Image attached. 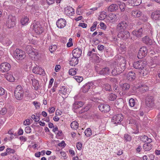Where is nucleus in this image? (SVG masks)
<instances>
[{"label":"nucleus","mask_w":160,"mask_h":160,"mask_svg":"<svg viewBox=\"0 0 160 160\" xmlns=\"http://www.w3.org/2000/svg\"><path fill=\"white\" fill-rule=\"evenodd\" d=\"M152 61L149 64V66L151 67V68L155 67L156 65V60H151Z\"/></svg>","instance_id":"obj_51"},{"label":"nucleus","mask_w":160,"mask_h":160,"mask_svg":"<svg viewBox=\"0 0 160 160\" xmlns=\"http://www.w3.org/2000/svg\"><path fill=\"white\" fill-rule=\"evenodd\" d=\"M7 112V109L6 108H3L0 111V113L2 114H4Z\"/></svg>","instance_id":"obj_64"},{"label":"nucleus","mask_w":160,"mask_h":160,"mask_svg":"<svg viewBox=\"0 0 160 160\" xmlns=\"http://www.w3.org/2000/svg\"><path fill=\"white\" fill-rule=\"evenodd\" d=\"M89 107L88 106L83 107L81 110L79 111V113H82L84 112L88 111L89 109Z\"/></svg>","instance_id":"obj_49"},{"label":"nucleus","mask_w":160,"mask_h":160,"mask_svg":"<svg viewBox=\"0 0 160 160\" xmlns=\"http://www.w3.org/2000/svg\"><path fill=\"white\" fill-rule=\"evenodd\" d=\"M14 96L15 98L17 99L18 100H21L23 98L24 93H22V92H21V93H16L14 92Z\"/></svg>","instance_id":"obj_34"},{"label":"nucleus","mask_w":160,"mask_h":160,"mask_svg":"<svg viewBox=\"0 0 160 160\" xmlns=\"http://www.w3.org/2000/svg\"><path fill=\"white\" fill-rule=\"evenodd\" d=\"M99 109L101 111L106 113L109 112L110 110V107L108 105L101 104L98 106Z\"/></svg>","instance_id":"obj_13"},{"label":"nucleus","mask_w":160,"mask_h":160,"mask_svg":"<svg viewBox=\"0 0 160 160\" xmlns=\"http://www.w3.org/2000/svg\"><path fill=\"white\" fill-rule=\"evenodd\" d=\"M75 79L78 82H81L83 80V78L82 77L75 76L74 77Z\"/></svg>","instance_id":"obj_52"},{"label":"nucleus","mask_w":160,"mask_h":160,"mask_svg":"<svg viewBox=\"0 0 160 160\" xmlns=\"http://www.w3.org/2000/svg\"><path fill=\"white\" fill-rule=\"evenodd\" d=\"M102 88L101 87H98L95 88L93 90V92L97 94H99L101 93Z\"/></svg>","instance_id":"obj_41"},{"label":"nucleus","mask_w":160,"mask_h":160,"mask_svg":"<svg viewBox=\"0 0 160 160\" xmlns=\"http://www.w3.org/2000/svg\"><path fill=\"white\" fill-rule=\"evenodd\" d=\"M82 144L80 142H78V143L77 144V148L78 150H81L82 148Z\"/></svg>","instance_id":"obj_63"},{"label":"nucleus","mask_w":160,"mask_h":160,"mask_svg":"<svg viewBox=\"0 0 160 160\" xmlns=\"http://www.w3.org/2000/svg\"><path fill=\"white\" fill-rule=\"evenodd\" d=\"M118 4L119 6V7L120 9V10H123V9H126L127 10L128 9L127 8H131L130 7H128L127 6H126L125 3L122 2H121L120 1L118 2ZM127 6H128V5H127Z\"/></svg>","instance_id":"obj_33"},{"label":"nucleus","mask_w":160,"mask_h":160,"mask_svg":"<svg viewBox=\"0 0 160 160\" xmlns=\"http://www.w3.org/2000/svg\"><path fill=\"white\" fill-rule=\"evenodd\" d=\"M141 140L143 142H152V140L150 138H148L147 136L144 135L140 136Z\"/></svg>","instance_id":"obj_31"},{"label":"nucleus","mask_w":160,"mask_h":160,"mask_svg":"<svg viewBox=\"0 0 160 160\" xmlns=\"http://www.w3.org/2000/svg\"><path fill=\"white\" fill-rule=\"evenodd\" d=\"M145 9H152V8H153V6L152 4V3H146L145 5Z\"/></svg>","instance_id":"obj_56"},{"label":"nucleus","mask_w":160,"mask_h":160,"mask_svg":"<svg viewBox=\"0 0 160 160\" xmlns=\"http://www.w3.org/2000/svg\"><path fill=\"white\" fill-rule=\"evenodd\" d=\"M33 73L35 74H43L44 73V71L43 69L39 67H34L32 69Z\"/></svg>","instance_id":"obj_19"},{"label":"nucleus","mask_w":160,"mask_h":160,"mask_svg":"<svg viewBox=\"0 0 160 160\" xmlns=\"http://www.w3.org/2000/svg\"><path fill=\"white\" fill-rule=\"evenodd\" d=\"M85 135L87 137H90L92 135V131L90 128H88L84 131Z\"/></svg>","instance_id":"obj_42"},{"label":"nucleus","mask_w":160,"mask_h":160,"mask_svg":"<svg viewBox=\"0 0 160 160\" xmlns=\"http://www.w3.org/2000/svg\"><path fill=\"white\" fill-rule=\"evenodd\" d=\"M65 13L68 16H72L74 14V11H64Z\"/></svg>","instance_id":"obj_48"},{"label":"nucleus","mask_w":160,"mask_h":160,"mask_svg":"<svg viewBox=\"0 0 160 160\" xmlns=\"http://www.w3.org/2000/svg\"><path fill=\"white\" fill-rule=\"evenodd\" d=\"M33 103L36 108H40V104L39 103L35 101L33 102Z\"/></svg>","instance_id":"obj_62"},{"label":"nucleus","mask_w":160,"mask_h":160,"mask_svg":"<svg viewBox=\"0 0 160 160\" xmlns=\"http://www.w3.org/2000/svg\"><path fill=\"white\" fill-rule=\"evenodd\" d=\"M66 24V22L65 19L60 18L56 22V25L58 28H62L64 27Z\"/></svg>","instance_id":"obj_16"},{"label":"nucleus","mask_w":160,"mask_h":160,"mask_svg":"<svg viewBox=\"0 0 160 160\" xmlns=\"http://www.w3.org/2000/svg\"><path fill=\"white\" fill-rule=\"evenodd\" d=\"M11 68V65L7 62L2 63L0 65V70L2 72H7Z\"/></svg>","instance_id":"obj_10"},{"label":"nucleus","mask_w":160,"mask_h":160,"mask_svg":"<svg viewBox=\"0 0 160 160\" xmlns=\"http://www.w3.org/2000/svg\"><path fill=\"white\" fill-rule=\"evenodd\" d=\"M38 53L34 49V50L31 52L29 55L32 60H35L38 58Z\"/></svg>","instance_id":"obj_27"},{"label":"nucleus","mask_w":160,"mask_h":160,"mask_svg":"<svg viewBox=\"0 0 160 160\" xmlns=\"http://www.w3.org/2000/svg\"><path fill=\"white\" fill-rule=\"evenodd\" d=\"M142 15L141 12L140 11H132V15L135 17H139Z\"/></svg>","instance_id":"obj_35"},{"label":"nucleus","mask_w":160,"mask_h":160,"mask_svg":"<svg viewBox=\"0 0 160 160\" xmlns=\"http://www.w3.org/2000/svg\"><path fill=\"white\" fill-rule=\"evenodd\" d=\"M20 93L22 92V93H24V92L22 89V87L20 85H18L16 88L14 92H16L18 93Z\"/></svg>","instance_id":"obj_36"},{"label":"nucleus","mask_w":160,"mask_h":160,"mask_svg":"<svg viewBox=\"0 0 160 160\" xmlns=\"http://www.w3.org/2000/svg\"><path fill=\"white\" fill-rule=\"evenodd\" d=\"M102 5V3H97V6L96 7L90 9V10H97L99 7L101 6Z\"/></svg>","instance_id":"obj_59"},{"label":"nucleus","mask_w":160,"mask_h":160,"mask_svg":"<svg viewBox=\"0 0 160 160\" xmlns=\"http://www.w3.org/2000/svg\"><path fill=\"white\" fill-rule=\"evenodd\" d=\"M127 26L128 24L125 21H121L118 24L117 30L119 32H123L126 29Z\"/></svg>","instance_id":"obj_8"},{"label":"nucleus","mask_w":160,"mask_h":160,"mask_svg":"<svg viewBox=\"0 0 160 160\" xmlns=\"http://www.w3.org/2000/svg\"><path fill=\"white\" fill-rule=\"evenodd\" d=\"M151 142H147L143 144L142 148L143 149L146 151H149L151 150L152 147V146L150 143Z\"/></svg>","instance_id":"obj_24"},{"label":"nucleus","mask_w":160,"mask_h":160,"mask_svg":"<svg viewBox=\"0 0 160 160\" xmlns=\"http://www.w3.org/2000/svg\"><path fill=\"white\" fill-rule=\"evenodd\" d=\"M128 3L131 4V6H138L142 3V0H128Z\"/></svg>","instance_id":"obj_28"},{"label":"nucleus","mask_w":160,"mask_h":160,"mask_svg":"<svg viewBox=\"0 0 160 160\" xmlns=\"http://www.w3.org/2000/svg\"><path fill=\"white\" fill-rule=\"evenodd\" d=\"M148 49L145 47H142L140 48L138 55V58H141L145 56L147 52Z\"/></svg>","instance_id":"obj_11"},{"label":"nucleus","mask_w":160,"mask_h":160,"mask_svg":"<svg viewBox=\"0 0 160 160\" xmlns=\"http://www.w3.org/2000/svg\"><path fill=\"white\" fill-rule=\"evenodd\" d=\"M78 58L73 56L69 59V64L71 66H75L78 64Z\"/></svg>","instance_id":"obj_21"},{"label":"nucleus","mask_w":160,"mask_h":160,"mask_svg":"<svg viewBox=\"0 0 160 160\" xmlns=\"http://www.w3.org/2000/svg\"><path fill=\"white\" fill-rule=\"evenodd\" d=\"M111 87V85H109V84L106 83L103 84L102 87H103V88L106 91H111L112 90Z\"/></svg>","instance_id":"obj_37"},{"label":"nucleus","mask_w":160,"mask_h":160,"mask_svg":"<svg viewBox=\"0 0 160 160\" xmlns=\"http://www.w3.org/2000/svg\"><path fill=\"white\" fill-rule=\"evenodd\" d=\"M29 18L27 17L22 18L21 21V23L23 25H26L28 23Z\"/></svg>","instance_id":"obj_40"},{"label":"nucleus","mask_w":160,"mask_h":160,"mask_svg":"<svg viewBox=\"0 0 160 160\" xmlns=\"http://www.w3.org/2000/svg\"><path fill=\"white\" fill-rule=\"evenodd\" d=\"M147 64V63L146 61L140 60L134 62L133 64V66L135 69H141L142 70Z\"/></svg>","instance_id":"obj_3"},{"label":"nucleus","mask_w":160,"mask_h":160,"mask_svg":"<svg viewBox=\"0 0 160 160\" xmlns=\"http://www.w3.org/2000/svg\"><path fill=\"white\" fill-rule=\"evenodd\" d=\"M123 139L125 142L130 141L131 139V136L128 134H125Z\"/></svg>","instance_id":"obj_45"},{"label":"nucleus","mask_w":160,"mask_h":160,"mask_svg":"<svg viewBox=\"0 0 160 160\" xmlns=\"http://www.w3.org/2000/svg\"><path fill=\"white\" fill-rule=\"evenodd\" d=\"M135 77V73L131 71L128 73L127 76V79L128 80L131 81L134 80Z\"/></svg>","instance_id":"obj_25"},{"label":"nucleus","mask_w":160,"mask_h":160,"mask_svg":"<svg viewBox=\"0 0 160 160\" xmlns=\"http://www.w3.org/2000/svg\"><path fill=\"white\" fill-rule=\"evenodd\" d=\"M119 32L118 35V36L119 38H121L123 39H127L130 37V33L127 31L124 30L123 32Z\"/></svg>","instance_id":"obj_12"},{"label":"nucleus","mask_w":160,"mask_h":160,"mask_svg":"<svg viewBox=\"0 0 160 160\" xmlns=\"http://www.w3.org/2000/svg\"><path fill=\"white\" fill-rule=\"evenodd\" d=\"M116 69L114 68V69H113V70H112V71L111 72V73H112V75L114 76H116L117 74H120V73H118V72H117V67H116Z\"/></svg>","instance_id":"obj_58"},{"label":"nucleus","mask_w":160,"mask_h":160,"mask_svg":"<svg viewBox=\"0 0 160 160\" xmlns=\"http://www.w3.org/2000/svg\"><path fill=\"white\" fill-rule=\"evenodd\" d=\"M122 91L125 92L128 90L130 88V85L127 83H122L120 85Z\"/></svg>","instance_id":"obj_23"},{"label":"nucleus","mask_w":160,"mask_h":160,"mask_svg":"<svg viewBox=\"0 0 160 160\" xmlns=\"http://www.w3.org/2000/svg\"><path fill=\"white\" fill-rule=\"evenodd\" d=\"M68 73L70 75L73 76L76 74V71L74 68H71L69 69Z\"/></svg>","instance_id":"obj_53"},{"label":"nucleus","mask_w":160,"mask_h":160,"mask_svg":"<svg viewBox=\"0 0 160 160\" xmlns=\"http://www.w3.org/2000/svg\"><path fill=\"white\" fill-rule=\"evenodd\" d=\"M58 92L60 95H62V97L64 98L63 96H64V97H66L68 96L69 92L65 86H62L60 88Z\"/></svg>","instance_id":"obj_15"},{"label":"nucleus","mask_w":160,"mask_h":160,"mask_svg":"<svg viewBox=\"0 0 160 160\" xmlns=\"http://www.w3.org/2000/svg\"><path fill=\"white\" fill-rule=\"evenodd\" d=\"M26 50L27 52L29 54L32 51L34 50V49L32 48V47L30 45H28L26 47Z\"/></svg>","instance_id":"obj_46"},{"label":"nucleus","mask_w":160,"mask_h":160,"mask_svg":"<svg viewBox=\"0 0 160 160\" xmlns=\"http://www.w3.org/2000/svg\"><path fill=\"white\" fill-rule=\"evenodd\" d=\"M106 13V12L103 11H102L99 16V18L101 19H103L104 18L107 16Z\"/></svg>","instance_id":"obj_50"},{"label":"nucleus","mask_w":160,"mask_h":160,"mask_svg":"<svg viewBox=\"0 0 160 160\" xmlns=\"http://www.w3.org/2000/svg\"><path fill=\"white\" fill-rule=\"evenodd\" d=\"M25 131L26 133H29L31 132V129L30 127L27 126L25 128Z\"/></svg>","instance_id":"obj_60"},{"label":"nucleus","mask_w":160,"mask_h":160,"mask_svg":"<svg viewBox=\"0 0 160 160\" xmlns=\"http://www.w3.org/2000/svg\"><path fill=\"white\" fill-rule=\"evenodd\" d=\"M94 84L93 82H88L82 87L81 90L83 92L86 93L88 92L91 88H92Z\"/></svg>","instance_id":"obj_14"},{"label":"nucleus","mask_w":160,"mask_h":160,"mask_svg":"<svg viewBox=\"0 0 160 160\" xmlns=\"http://www.w3.org/2000/svg\"><path fill=\"white\" fill-rule=\"evenodd\" d=\"M117 97V96L113 93H111L109 95L108 98L110 101H114L116 99Z\"/></svg>","instance_id":"obj_44"},{"label":"nucleus","mask_w":160,"mask_h":160,"mask_svg":"<svg viewBox=\"0 0 160 160\" xmlns=\"http://www.w3.org/2000/svg\"><path fill=\"white\" fill-rule=\"evenodd\" d=\"M139 89L141 92L142 93H144L148 91V88L146 85H142L140 87Z\"/></svg>","instance_id":"obj_38"},{"label":"nucleus","mask_w":160,"mask_h":160,"mask_svg":"<svg viewBox=\"0 0 160 160\" xmlns=\"http://www.w3.org/2000/svg\"><path fill=\"white\" fill-rule=\"evenodd\" d=\"M143 32V29L142 28H141L138 30H135L132 31V33L137 38L141 37L142 36Z\"/></svg>","instance_id":"obj_18"},{"label":"nucleus","mask_w":160,"mask_h":160,"mask_svg":"<svg viewBox=\"0 0 160 160\" xmlns=\"http://www.w3.org/2000/svg\"><path fill=\"white\" fill-rule=\"evenodd\" d=\"M159 11H155L153 12L151 15L152 18L155 20L160 19V13Z\"/></svg>","instance_id":"obj_22"},{"label":"nucleus","mask_w":160,"mask_h":160,"mask_svg":"<svg viewBox=\"0 0 160 160\" xmlns=\"http://www.w3.org/2000/svg\"><path fill=\"white\" fill-rule=\"evenodd\" d=\"M154 100L152 96L148 95L146 99L145 103L148 107L152 108L154 105Z\"/></svg>","instance_id":"obj_7"},{"label":"nucleus","mask_w":160,"mask_h":160,"mask_svg":"<svg viewBox=\"0 0 160 160\" xmlns=\"http://www.w3.org/2000/svg\"><path fill=\"white\" fill-rule=\"evenodd\" d=\"M32 85L34 87V89L37 90L39 86L38 81L35 78L34 79H32Z\"/></svg>","instance_id":"obj_30"},{"label":"nucleus","mask_w":160,"mask_h":160,"mask_svg":"<svg viewBox=\"0 0 160 160\" xmlns=\"http://www.w3.org/2000/svg\"><path fill=\"white\" fill-rule=\"evenodd\" d=\"M118 6L116 4H112L108 8V10H118Z\"/></svg>","instance_id":"obj_43"},{"label":"nucleus","mask_w":160,"mask_h":160,"mask_svg":"<svg viewBox=\"0 0 160 160\" xmlns=\"http://www.w3.org/2000/svg\"><path fill=\"white\" fill-rule=\"evenodd\" d=\"M5 77L6 79L10 82H13L15 80V78L12 73H8L5 75Z\"/></svg>","instance_id":"obj_29"},{"label":"nucleus","mask_w":160,"mask_h":160,"mask_svg":"<svg viewBox=\"0 0 160 160\" xmlns=\"http://www.w3.org/2000/svg\"><path fill=\"white\" fill-rule=\"evenodd\" d=\"M31 118L33 119L35 122H38L40 120L39 117H38V118H36V116L34 115H32L31 116Z\"/></svg>","instance_id":"obj_61"},{"label":"nucleus","mask_w":160,"mask_h":160,"mask_svg":"<svg viewBox=\"0 0 160 160\" xmlns=\"http://www.w3.org/2000/svg\"><path fill=\"white\" fill-rule=\"evenodd\" d=\"M123 117L121 114H116L113 116L112 119V122L114 124H120L122 120Z\"/></svg>","instance_id":"obj_4"},{"label":"nucleus","mask_w":160,"mask_h":160,"mask_svg":"<svg viewBox=\"0 0 160 160\" xmlns=\"http://www.w3.org/2000/svg\"><path fill=\"white\" fill-rule=\"evenodd\" d=\"M14 55L16 59L21 60L23 59L26 57L25 52L18 48L16 49L14 51Z\"/></svg>","instance_id":"obj_1"},{"label":"nucleus","mask_w":160,"mask_h":160,"mask_svg":"<svg viewBox=\"0 0 160 160\" xmlns=\"http://www.w3.org/2000/svg\"><path fill=\"white\" fill-rule=\"evenodd\" d=\"M104 80V79H99L98 80H97V83L100 86L102 87L103 85V80Z\"/></svg>","instance_id":"obj_57"},{"label":"nucleus","mask_w":160,"mask_h":160,"mask_svg":"<svg viewBox=\"0 0 160 160\" xmlns=\"http://www.w3.org/2000/svg\"><path fill=\"white\" fill-rule=\"evenodd\" d=\"M0 42L3 45L7 46L9 45L11 43L9 38L2 37L0 38Z\"/></svg>","instance_id":"obj_20"},{"label":"nucleus","mask_w":160,"mask_h":160,"mask_svg":"<svg viewBox=\"0 0 160 160\" xmlns=\"http://www.w3.org/2000/svg\"><path fill=\"white\" fill-rule=\"evenodd\" d=\"M142 41L143 42L148 45H151L152 44V39H150L147 36H145L142 38Z\"/></svg>","instance_id":"obj_26"},{"label":"nucleus","mask_w":160,"mask_h":160,"mask_svg":"<svg viewBox=\"0 0 160 160\" xmlns=\"http://www.w3.org/2000/svg\"><path fill=\"white\" fill-rule=\"evenodd\" d=\"M97 24V22H94L92 26L90 28L91 31H93L96 29V27Z\"/></svg>","instance_id":"obj_55"},{"label":"nucleus","mask_w":160,"mask_h":160,"mask_svg":"<svg viewBox=\"0 0 160 160\" xmlns=\"http://www.w3.org/2000/svg\"><path fill=\"white\" fill-rule=\"evenodd\" d=\"M129 106L132 107H133L135 104V101L133 98H131L129 101Z\"/></svg>","instance_id":"obj_47"},{"label":"nucleus","mask_w":160,"mask_h":160,"mask_svg":"<svg viewBox=\"0 0 160 160\" xmlns=\"http://www.w3.org/2000/svg\"><path fill=\"white\" fill-rule=\"evenodd\" d=\"M82 50L79 48H76L74 49L72 52V55L73 57L78 58L81 55Z\"/></svg>","instance_id":"obj_17"},{"label":"nucleus","mask_w":160,"mask_h":160,"mask_svg":"<svg viewBox=\"0 0 160 160\" xmlns=\"http://www.w3.org/2000/svg\"><path fill=\"white\" fill-rule=\"evenodd\" d=\"M126 62L124 59L120 62V64L117 68V71L118 72V73H121L122 71H124L126 68Z\"/></svg>","instance_id":"obj_9"},{"label":"nucleus","mask_w":160,"mask_h":160,"mask_svg":"<svg viewBox=\"0 0 160 160\" xmlns=\"http://www.w3.org/2000/svg\"><path fill=\"white\" fill-rule=\"evenodd\" d=\"M71 128L74 129H77L78 127V124L76 121L72 122L71 124Z\"/></svg>","instance_id":"obj_39"},{"label":"nucleus","mask_w":160,"mask_h":160,"mask_svg":"<svg viewBox=\"0 0 160 160\" xmlns=\"http://www.w3.org/2000/svg\"><path fill=\"white\" fill-rule=\"evenodd\" d=\"M33 29L38 34H39L43 32V29L40 23L36 22L33 23Z\"/></svg>","instance_id":"obj_6"},{"label":"nucleus","mask_w":160,"mask_h":160,"mask_svg":"<svg viewBox=\"0 0 160 160\" xmlns=\"http://www.w3.org/2000/svg\"><path fill=\"white\" fill-rule=\"evenodd\" d=\"M16 18L12 15L8 16L6 21V25L9 28L13 27L15 25Z\"/></svg>","instance_id":"obj_2"},{"label":"nucleus","mask_w":160,"mask_h":160,"mask_svg":"<svg viewBox=\"0 0 160 160\" xmlns=\"http://www.w3.org/2000/svg\"><path fill=\"white\" fill-rule=\"evenodd\" d=\"M17 5H18L19 6H21L22 4L25 2L26 0H16Z\"/></svg>","instance_id":"obj_54"},{"label":"nucleus","mask_w":160,"mask_h":160,"mask_svg":"<svg viewBox=\"0 0 160 160\" xmlns=\"http://www.w3.org/2000/svg\"><path fill=\"white\" fill-rule=\"evenodd\" d=\"M83 105V103L82 102H76L73 104V108L75 109H78L82 107Z\"/></svg>","instance_id":"obj_32"},{"label":"nucleus","mask_w":160,"mask_h":160,"mask_svg":"<svg viewBox=\"0 0 160 160\" xmlns=\"http://www.w3.org/2000/svg\"><path fill=\"white\" fill-rule=\"evenodd\" d=\"M98 66L95 67V69L96 71L100 75L107 76L109 75L111 73V71L110 69L108 67H106L102 68L101 70L99 71L97 70V68Z\"/></svg>","instance_id":"obj_5"}]
</instances>
